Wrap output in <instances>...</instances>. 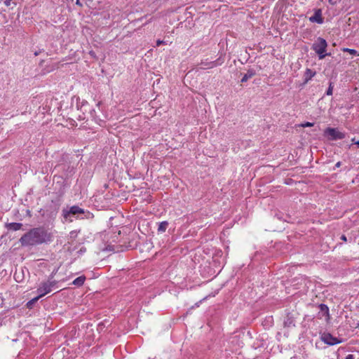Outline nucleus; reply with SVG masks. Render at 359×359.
Masks as SVG:
<instances>
[{
  "mask_svg": "<svg viewBox=\"0 0 359 359\" xmlns=\"http://www.w3.org/2000/svg\"><path fill=\"white\" fill-rule=\"evenodd\" d=\"M51 241V235L44 228L38 227L29 230L20 239L23 246L36 245Z\"/></svg>",
  "mask_w": 359,
  "mask_h": 359,
  "instance_id": "obj_1",
  "label": "nucleus"
},
{
  "mask_svg": "<svg viewBox=\"0 0 359 359\" xmlns=\"http://www.w3.org/2000/svg\"><path fill=\"white\" fill-rule=\"evenodd\" d=\"M327 46V41L321 37H318L313 43L312 49L318 55L320 60L325 58L326 55H330V53H325Z\"/></svg>",
  "mask_w": 359,
  "mask_h": 359,
  "instance_id": "obj_2",
  "label": "nucleus"
},
{
  "mask_svg": "<svg viewBox=\"0 0 359 359\" xmlns=\"http://www.w3.org/2000/svg\"><path fill=\"white\" fill-rule=\"evenodd\" d=\"M57 284L56 280H47L46 282H43L40 284L39 287L37 289V292L39 293V297L41 298L46 294L51 292L52 288L54 287Z\"/></svg>",
  "mask_w": 359,
  "mask_h": 359,
  "instance_id": "obj_3",
  "label": "nucleus"
},
{
  "mask_svg": "<svg viewBox=\"0 0 359 359\" xmlns=\"http://www.w3.org/2000/svg\"><path fill=\"white\" fill-rule=\"evenodd\" d=\"M325 134L332 140H342L345 137L344 134L337 129L332 128H327L325 131Z\"/></svg>",
  "mask_w": 359,
  "mask_h": 359,
  "instance_id": "obj_4",
  "label": "nucleus"
},
{
  "mask_svg": "<svg viewBox=\"0 0 359 359\" xmlns=\"http://www.w3.org/2000/svg\"><path fill=\"white\" fill-rule=\"evenodd\" d=\"M83 209L79 208L77 205H74L69 208V210H63V215L64 217L67 219L69 217L72 215H79L80 214H83Z\"/></svg>",
  "mask_w": 359,
  "mask_h": 359,
  "instance_id": "obj_5",
  "label": "nucleus"
},
{
  "mask_svg": "<svg viewBox=\"0 0 359 359\" xmlns=\"http://www.w3.org/2000/svg\"><path fill=\"white\" fill-rule=\"evenodd\" d=\"M322 340L328 345H335L340 342L336 337L330 333H324L321 337Z\"/></svg>",
  "mask_w": 359,
  "mask_h": 359,
  "instance_id": "obj_6",
  "label": "nucleus"
},
{
  "mask_svg": "<svg viewBox=\"0 0 359 359\" xmlns=\"http://www.w3.org/2000/svg\"><path fill=\"white\" fill-rule=\"evenodd\" d=\"M309 20L312 22L322 24L323 22V18L322 17L321 9L315 10L314 15L309 18Z\"/></svg>",
  "mask_w": 359,
  "mask_h": 359,
  "instance_id": "obj_7",
  "label": "nucleus"
},
{
  "mask_svg": "<svg viewBox=\"0 0 359 359\" xmlns=\"http://www.w3.org/2000/svg\"><path fill=\"white\" fill-rule=\"evenodd\" d=\"M22 224L21 223L12 222L6 224V227L9 230L17 231L21 229Z\"/></svg>",
  "mask_w": 359,
  "mask_h": 359,
  "instance_id": "obj_8",
  "label": "nucleus"
},
{
  "mask_svg": "<svg viewBox=\"0 0 359 359\" xmlns=\"http://www.w3.org/2000/svg\"><path fill=\"white\" fill-rule=\"evenodd\" d=\"M255 75V71L254 69H249L248 72L243 76L241 79V82H246L249 79L252 78Z\"/></svg>",
  "mask_w": 359,
  "mask_h": 359,
  "instance_id": "obj_9",
  "label": "nucleus"
},
{
  "mask_svg": "<svg viewBox=\"0 0 359 359\" xmlns=\"http://www.w3.org/2000/svg\"><path fill=\"white\" fill-rule=\"evenodd\" d=\"M86 280V276H81L78 278H76L74 281L73 284L76 286L80 287L82 286Z\"/></svg>",
  "mask_w": 359,
  "mask_h": 359,
  "instance_id": "obj_10",
  "label": "nucleus"
},
{
  "mask_svg": "<svg viewBox=\"0 0 359 359\" xmlns=\"http://www.w3.org/2000/svg\"><path fill=\"white\" fill-rule=\"evenodd\" d=\"M316 72H313L310 69H307L305 72V82H308L314 75Z\"/></svg>",
  "mask_w": 359,
  "mask_h": 359,
  "instance_id": "obj_11",
  "label": "nucleus"
},
{
  "mask_svg": "<svg viewBox=\"0 0 359 359\" xmlns=\"http://www.w3.org/2000/svg\"><path fill=\"white\" fill-rule=\"evenodd\" d=\"M168 222H162L159 224V226H158V231H161V232H165V230L167 229L168 228Z\"/></svg>",
  "mask_w": 359,
  "mask_h": 359,
  "instance_id": "obj_12",
  "label": "nucleus"
},
{
  "mask_svg": "<svg viewBox=\"0 0 359 359\" xmlns=\"http://www.w3.org/2000/svg\"><path fill=\"white\" fill-rule=\"evenodd\" d=\"M40 298L39 297V296L33 298L32 299H31L30 301H29L27 303V307L29 308V309H31L32 307V306Z\"/></svg>",
  "mask_w": 359,
  "mask_h": 359,
  "instance_id": "obj_13",
  "label": "nucleus"
},
{
  "mask_svg": "<svg viewBox=\"0 0 359 359\" xmlns=\"http://www.w3.org/2000/svg\"><path fill=\"white\" fill-rule=\"evenodd\" d=\"M342 50L344 52L349 53L351 55H356L357 54V51L355 50H354V49H351V48H344L342 49Z\"/></svg>",
  "mask_w": 359,
  "mask_h": 359,
  "instance_id": "obj_14",
  "label": "nucleus"
},
{
  "mask_svg": "<svg viewBox=\"0 0 359 359\" xmlns=\"http://www.w3.org/2000/svg\"><path fill=\"white\" fill-rule=\"evenodd\" d=\"M320 308L321 311L325 312L328 314L329 309L326 305L320 304Z\"/></svg>",
  "mask_w": 359,
  "mask_h": 359,
  "instance_id": "obj_15",
  "label": "nucleus"
},
{
  "mask_svg": "<svg viewBox=\"0 0 359 359\" xmlns=\"http://www.w3.org/2000/svg\"><path fill=\"white\" fill-rule=\"evenodd\" d=\"M215 65V62H208L205 65V66L207 67H201L202 69H208V68H212Z\"/></svg>",
  "mask_w": 359,
  "mask_h": 359,
  "instance_id": "obj_16",
  "label": "nucleus"
},
{
  "mask_svg": "<svg viewBox=\"0 0 359 359\" xmlns=\"http://www.w3.org/2000/svg\"><path fill=\"white\" fill-rule=\"evenodd\" d=\"M332 83H330L329 88H328V89H327V92H326V94H327V95H332V89H333V86H332Z\"/></svg>",
  "mask_w": 359,
  "mask_h": 359,
  "instance_id": "obj_17",
  "label": "nucleus"
},
{
  "mask_svg": "<svg viewBox=\"0 0 359 359\" xmlns=\"http://www.w3.org/2000/svg\"><path fill=\"white\" fill-rule=\"evenodd\" d=\"M69 236H70V238H76V237L77 234H76V231H71V232L69 233Z\"/></svg>",
  "mask_w": 359,
  "mask_h": 359,
  "instance_id": "obj_18",
  "label": "nucleus"
},
{
  "mask_svg": "<svg viewBox=\"0 0 359 359\" xmlns=\"http://www.w3.org/2000/svg\"><path fill=\"white\" fill-rule=\"evenodd\" d=\"M313 126V123H310V122H306V123L302 124L303 127H311Z\"/></svg>",
  "mask_w": 359,
  "mask_h": 359,
  "instance_id": "obj_19",
  "label": "nucleus"
},
{
  "mask_svg": "<svg viewBox=\"0 0 359 359\" xmlns=\"http://www.w3.org/2000/svg\"><path fill=\"white\" fill-rule=\"evenodd\" d=\"M12 0H5L4 4L6 6H9L11 5V2Z\"/></svg>",
  "mask_w": 359,
  "mask_h": 359,
  "instance_id": "obj_20",
  "label": "nucleus"
},
{
  "mask_svg": "<svg viewBox=\"0 0 359 359\" xmlns=\"http://www.w3.org/2000/svg\"><path fill=\"white\" fill-rule=\"evenodd\" d=\"M165 43V42H164L163 41L160 40V39H158V40H157V41H156V45H157V46H160V45H161V44H163V43Z\"/></svg>",
  "mask_w": 359,
  "mask_h": 359,
  "instance_id": "obj_21",
  "label": "nucleus"
},
{
  "mask_svg": "<svg viewBox=\"0 0 359 359\" xmlns=\"http://www.w3.org/2000/svg\"><path fill=\"white\" fill-rule=\"evenodd\" d=\"M346 359H354V357L352 354H348L346 357Z\"/></svg>",
  "mask_w": 359,
  "mask_h": 359,
  "instance_id": "obj_22",
  "label": "nucleus"
},
{
  "mask_svg": "<svg viewBox=\"0 0 359 359\" xmlns=\"http://www.w3.org/2000/svg\"><path fill=\"white\" fill-rule=\"evenodd\" d=\"M341 240H342L343 241H347L346 236L345 235H342L341 236Z\"/></svg>",
  "mask_w": 359,
  "mask_h": 359,
  "instance_id": "obj_23",
  "label": "nucleus"
},
{
  "mask_svg": "<svg viewBox=\"0 0 359 359\" xmlns=\"http://www.w3.org/2000/svg\"><path fill=\"white\" fill-rule=\"evenodd\" d=\"M86 249L85 248H81L80 250L79 251L80 253L85 252Z\"/></svg>",
  "mask_w": 359,
  "mask_h": 359,
  "instance_id": "obj_24",
  "label": "nucleus"
},
{
  "mask_svg": "<svg viewBox=\"0 0 359 359\" xmlns=\"http://www.w3.org/2000/svg\"><path fill=\"white\" fill-rule=\"evenodd\" d=\"M352 141H353V142H355V144H357V145L359 147V141H356V142H355V140H354V139H353V140H352Z\"/></svg>",
  "mask_w": 359,
  "mask_h": 359,
  "instance_id": "obj_25",
  "label": "nucleus"
},
{
  "mask_svg": "<svg viewBox=\"0 0 359 359\" xmlns=\"http://www.w3.org/2000/svg\"><path fill=\"white\" fill-rule=\"evenodd\" d=\"M340 165H341V163H340V162H338V163H337L336 166H337V167H339V166H340Z\"/></svg>",
  "mask_w": 359,
  "mask_h": 359,
  "instance_id": "obj_26",
  "label": "nucleus"
},
{
  "mask_svg": "<svg viewBox=\"0 0 359 359\" xmlns=\"http://www.w3.org/2000/svg\"><path fill=\"white\" fill-rule=\"evenodd\" d=\"M76 4L78 5H81L80 2H79V0H76Z\"/></svg>",
  "mask_w": 359,
  "mask_h": 359,
  "instance_id": "obj_27",
  "label": "nucleus"
},
{
  "mask_svg": "<svg viewBox=\"0 0 359 359\" xmlns=\"http://www.w3.org/2000/svg\"><path fill=\"white\" fill-rule=\"evenodd\" d=\"M90 54L93 56H94V53L93 52H90Z\"/></svg>",
  "mask_w": 359,
  "mask_h": 359,
  "instance_id": "obj_28",
  "label": "nucleus"
},
{
  "mask_svg": "<svg viewBox=\"0 0 359 359\" xmlns=\"http://www.w3.org/2000/svg\"><path fill=\"white\" fill-rule=\"evenodd\" d=\"M358 55H359V53L358 54Z\"/></svg>",
  "mask_w": 359,
  "mask_h": 359,
  "instance_id": "obj_29",
  "label": "nucleus"
}]
</instances>
